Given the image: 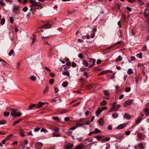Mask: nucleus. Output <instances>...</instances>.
Masks as SVG:
<instances>
[{"instance_id": "864d4df0", "label": "nucleus", "mask_w": 149, "mask_h": 149, "mask_svg": "<svg viewBox=\"0 0 149 149\" xmlns=\"http://www.w3.org/2000/svg\"><path fill=\"white\" fill-rule=\"evenodd\" d=\"M77 126H75L74 127H73L71 128L68 129L69 130H74L76 128H77Z\"/></svg>"}, {"instance_id": "f3484780", "label": "nucleus", "mask_w": 149, "mask_h": 149, "mask_svg": "<svg viewBox=\"0 0 149 149\" xmlns=\"http://www.w3.org/2000/svg\"><path fill=\"white\" fill-rule=\"evenodd\" d=\"M123 117L127 118V119H130L131 118V117L128 114L125 113L124 114Z\"/></svg>"}, {"instance_id": "6e6552de", "label": "nucleus", "mask_w": 149, "mask_h": 149, "mask_svg": "<svg viewBox=\"0 0 149 149\" xmlns=\"http://www.w3.org/2000/svg\"><path fill=\"white\" fill-rule=\"evenodd\" d=\"M20 6H19L14 5L13 8V11L14 12L18 10Z\"/></svg>"}, {"instance_id": "f704fd0d", "label": "nucleus", "mask_w": 149, "mask_h": 149, "mask_svg": "<svg viewBox=\"0 0 149 149\" xmlns=\"http://www.w3.org/2000/svg\"><path fill=\"white\" fill-rule=\"evenodd\" d=\"M108 70H104L100 73V74L102 75L108 72Z\"/></svg>"}, {"instance_id": "aec40b11", "label": "nucleus", "mask_w": 149, "mask_h": 149, "mask_svg": "<svg viewBox=\"0 0 149 149\" xmlns=\"http://www.w3.org/2000/svg\"><path fill=\"white\" fill-rule=\"evenodd\" d=\"M68 84V83L67 81H65L63 82L62 84V86L64 88L66 87Z\"/></svg>"}, {"instance_id": "ddd939ff", "label": "nucleus", "mask_w": 149, "mask_h": 149, "mask_svg": "<svg viewBox=\"0 0 149 149\" xmlns=\"http://www.w3.org/2000/svg\"><path fill=\"white\" fill-rule=\"evenodd\" d=\"M98 123L101 126L103 125V120L102 118H101L98 120Z\"/></svg>"}, {"instance_id": "09e8293b", "label": "nucleus", "mask_w": 149, "mask_h": 149, "mask_svg": "<svg viewBox=\"0 0 149 149\" xmlns=\"http://www.w3.org/2000/svg\"><path fill=\"white\" fill-rule=\"evenodd\" d=\"M95 132L96 134H97L101 132L99 130L97 129V128H96L95 129Z\"/></svg>"}, {"instance_id": "f257e3e1", "label": "nucleus", "mask_w": 149, "mask_h": 149, "mask_svg": "<svg viewBox=\"0 0 149 149\" xmlns=\"http://www.w3.org/2000/svg\"><path fill=\"white\" fill-rule=\"evenodd\" d=\"M30 2L32 4V5L30 6L31 8L30 10L33 13H34V12L33 13L32 11L33 10L34 11H35L36 9L39 8V6H40L41 4L40 3L36 2L35 0H30Z\"/></svg>"}, {"instance_id": "0eeeda50", "label": "nucleus", "mask_w": 149, "mask_h": 149, "mask_svg": "<svg viewBox=\"0 0 149 149\" xmlns=\"http://www.w3.org/2000/svg\"><path fill=\"white\" fill-rule=\"evenodd\" d=\"M133 103V101L132 100L126 101L124 104L125 107H126L132 104Z\"/></svg>"}, {"instance_id": "7ed1b4c3", "label": "nucleus", "mask_w": 149, "mask_h": 149, "mask_svg": "<svg viewBox=\"0 0 149 149\" xmlns=\"http://www.w3.org/2000/svg\"><path fill=\"white\" fill-rule=\"evenodd\" d=\"M45 104V103L39 102L37 104H33V108L39 109L42 107Z\"/></svg>"}, {"instance_id": "6e6d98bb", "label": "nucleus", "mask_w": 149, "mask_h": 149, "mask_svg": "<svg viewBox=\"0 0 149 149\" xmlns=\"http://www.w3.org/2000/svg\"><path fill=\"white\" fill-rule=\"evenodd\" d=\"M93 139H90L89 140H88V141L89 142H91L93 144L95 143H96V142L95 141H93Z\"/></svg>"}, {"instance_id": "39448f33", "label": "nucleus", "mask_w": 149, "mask_h": 149, "mask_svg": "<svg viewBox=\"0 0 149 149\" xmlns=\"http://www.w3.org/2000/svg\"><path fill=\"white\" fill-rule=\"evenodd\" d=\"M95 60L94 59H91L88 61V63L89 64V68H91L93 65H94L95 62Z\"/></svg>"}, {"instance_id": "dca6fc26", "label": "nucleus", "mask_w": 149, "mask_h": 149, "mask_svg": "<svg viewBox=\"0 0 149 149\" xmlns=\"http://www.w3.org/2000/svg\"><path fill=\"white\" fill-rule=\"evenodd\" d=\"M110 138L109 137H105L101 141V142L103 143L104 141H109L110 139Z\"/></svg>"}, {"instance_id": "2eb2a0df", "label": "nucleus", "mask_w": 149, "mask_h": 149, "mask_svg": "<svg viewBox=\"0 0 149 149\" xmlns=\"http://www.w3.org/2000/svg\"><path fill=\"white\" fill-rule=\"evenodd\" d=\"M82 62L83 64L84 65L86 66H88L89 67V64L88 62H87L85 60H83L82 61Z\"/></svg>"}, {"instance_id": "3c124183", "label": "nucleus", "mask_w": 149, "mask_h": 149, "mask_svg": "<svg viewBox=\"0 0 149 149\" xmlns=\"http://www.w3.org/2000/svg\"><path fill=\"white\" fill-rule=\"evenodd\" d=\"M40 128L39 127H36L34 129V131L37 132L38 131L40 130Z\"/></svg>"}, {"instance_id": "37998d69", "label": "nucleus", "mask_w": 149, "mask_h": 149, "mask_svg": "<svg viewBox=\"0 0 149 149\" xmlns=\"http://www.w3.org/2000/svg\"><path fill=\"white\" fill-rule=\"evenodd\" d=\"M0 4L2 6H6L5 3L2 0H0Z\"/></svg>"}, {"instance_id": "c9c22d12", "label": "nucleus", "mask_w": 149, "mask_h": 149, "mask_svg": "<svg viewBox=\"0 0 149 149\" xmlns=\"http://www.w3.org/2000/svg\"><path fill=\"white\" fill-rule=\"evenodd\" d=\"M131 90V88L130 87H127L126 88L125 90V91L126 92H128L130 91Z\"/></svg>"}, {"instance_id": "cd10ccee", "label": "nucleus", "mask_w": 149, "mask_h": 149, "mask_svg": "<svg viewBox=\"0 0 149 149\" xmlns=\"http://www.w3.org/2000/svg\"><path fill=\"white\" fill-rule=\"evenodd\" d=\"M6 120H0V125H4L6 123Z\"/></svg>"}, {"instance_id": "1a4fd4ad", "label": "nucleus", "mask_w": 149, "mask_h": 149, "mask_svg": "<svg viewBox=\"0 0 149 149\" xmlns=\"http://www.w3.org/2000/svg\"><path fill=\"white\" fill-rule=\"evenodd\" d=\"M116 103H114L112 104V107L114 108L115 111L117 110L120 106L119 104H116Z\"/></svg>"}, {"instance_id": "ea45409f", "label": "nucleus", "mask_w": 149, "mask_h": 149, "mask_svg": "<svg viewBox=\"0 0 149 149\" xmlns=\"http://www.w3.org/2000/svg\"><path fill=\"white\" fill-rule=\"evenodd\" d=\"M20 135L21 136H25L23 131L22 130H20Z\"/></svg>"}, {"instance_id": "2f4dec72", "label": "nucleus", "mask_w": 149, "mask_h": 149, "mask_svg": "<svg viewBox=\"0 0 149 149\" xmlns=\"http://www.w3.org/2000/svg\"><path fill=\"white\" fill-rule=\"evenodd\" d=\"M52 118L55 120L59 121L60 120L57 117H52Z\"/></svg>"}, {"instance_id": "393cba45", "label": "nucleus", "mask_w": 149, "mask_h": 149, "mask_svg": "<svg viewBox=\"0 0 149 149\" xmlns=\"http://www.w3.org/2000/svg\"><path fill=\"white\" fill-rule=\"evenodd\" d=\"M14 53V51L12 49H11V50L10 51L8 55L9 56H10L12 55V54H13Z\"/></svg>"}, {"instance_id": "c03bdc74", "label": "nucleus", "mask_w": 149, "mask_h": 149, "mask_svg": "<svg viewBox=\"0 0 149 149\" xmlns=\"http://www.w3.org/2000/svg\"><path fill=\"white\" fill-rule=\"evenodd\" d=\"M104 95L106 96H108L109 95V93L107 91H104Z\"/></svg>"}, {"instance_id": "a878e982", "label": "nucleus", "mask_w": 149, "mask_h": 149, "mask_svg": "<svg viewBox=\"0 0 149 149\" xmlns=\"http://www.w3.org/2000/svg\"><path fill=\"white\" fill-rule=\"evenodd\" d=\"M122 60V58L120 56H119L116 59V61L118 62Z\"/></svg>"}, {"instance_id": "79ce46f5", "label": "nucleus", "mask_w": 149, "mask_h": 149, "mask_svg": "<svg viewBox=\"0 0 149 149\" xmlns=\"http://www.w3.org/2000/svg\"><path fill=\"white\" fill-rule=\"evenodd\" d=\"M136 56L139 58H142V54L141 53H139V54H137L136 55Z\"/></svg>"}, {"instance_id": "4468645a", "label": "nucleus", "mask_w": 149, "mask_h": 149, "mask_svg": "<svg viewBox=\"0 0 149 149\" xmlns=\"http://www.w3.org/2000/svg\"><path fill=\"white\" fill-rule=\"evenodd\" d=\"M22 120V119H20L17 120L15 121L13 123V126H14V125H16V124H17L19 123Z\"/></svg>"}, {"instance_id": "9b49d317", "label": "nucleus", "mask_w": 149, "mask_h": 149, "mask_svg": "<svg viewBox=\"0 0 149 149\" xmlns=\"http://www.w3.org/2000/svg\"><path fill=\"white\" fill-rule=\"evenodd\" d=\"M126 126V124L125 123L120 124L117 127V129L119 130H120L125 127Z\"/></svg>"}, {"instance_id": "c756f323", "label": "nucleus", "mask_w": 149, "mask_h": 149, "mask_svg": "<svg viewBox=\"0 0 149 149\" xmlns=\"http://www.w3.org/2000/svg\"><path fill=\"white\" fill-rule=\"evenodd\" d=\"M138 146L140 148H143V144L142 142L139 143L138 144Z\"/></svg>"}, {"instance_id": "4d7b16f0", "label": "nucleus", "mask_w": 149, "mask_h": 149, "mask_svg": "<svg viewBox=\"0 0 149 149\" xmlns=\"http://www.w3.org/2000/svg\"><path fill=\"white\" fill-rule=\"evenodd\" d=\"M141 120L139 119L138 118V119L136 121V124H138L140 123V122L141 121Z\"/></svg>"}, {"instance_id": "4be33fe9", "label": "nucleus", "mask_w": 149, "mask_h": 149, "mask_svg": "<svg viewBox=\"0 0 149 149\" xmlns=\"http://www.w3.org/2000/svg\"><path fill=\"white\" fill-rule=\"evenodd\" d=\"M20 3H25L27 2V0H17Z\"/></svg>"}, {"instance_id": "f03ea898", "label": "nucleus", "mask_w": 149, "mask_h": 149, "mask_svg": "<svg viewBox=\"0 0 149 149\" xmlns=\"http://www.w3.org/2000/svg\"><path fill=\"white\" fill-rule=\"evenodd\" d=\"M12 111L11 114L12 116L14 117V118H16L17 117L21 116L22 115V113L20 111H18V110L14 109H10L9 111Z\"/></svg>"}, {"instance_id": "13d9d810", "label": "nucleus", "mask_w": 149, "mask_h": 149, "mask_svg": "<svg viewBox=\"0 0 149 149\" xmlns=\"http://www.w3.org/2000/svg\"><path fill=\"white\" fill-rule=\"evenodd\" d=\"M137 135L138 137L140 138H141L142 137V134H141L140 133H137Z\"/></svg>"}, {"instance_id": "a19ab883", "label": "nucleus", "mask_w": 149, "mask_h": 149, "mask_svg": "<svg viewBox=\"0 0 149 149\" xmlns=\"http://www.w3.org/2000/svg\"><path fill=\"white\" fill-rule=\"evenodd\" d=\"M78 56L79 58H81V59H82L84 58L83 56L82 55V54L81 53L79 54H78Z\"/></svg>"}, {"instance_id": "72a5a7b5", "label": "nucleus", "mask_w": 149, "mask_h": 149, "mask_svg": "<svg viewBox=\"0 0 149 149\" xmlns=\"http://www.w3.org/2000/svg\"><path fill=\"white\" fill-rule=\"evenodd\" d=\"M118 113H115L112 115V116L114 118H116L118 117Z\"/></svg>"}, {"instance_id": "f8f14e48", "label": "nucleus", "mask_w": 149, "mask_h": 149, "mask_svg": "<svg viewBox=\"0 0 149 149\" xmlns=\"http://www.w3.org/2000/svg\"><path fill=\"white\" fill-rule=\"evenodd\" d=\"M102 112L100 108H99L98 110L96 111L95 115L96 116H98L100 113Z\"/></svg>"}, {"instance_id": "052dcab7", "label": "nucleus", "mask_w": 149, "mask_h": 149, "mask_svg": "<svg viewBox=\"0 0 149 149\" xmlns=\"http://www.w3.org/2000/svg\"><path fill=\"white\" fill-rule=\"evenodd\" d=\"M125 134L126 135H128L130 134V131H127L125 132Z\"/></svg>"}, {"instance_id": "a18cd8bd", "label": "nucleus", "mask_w": 149, "mask_h": 149, "mask_svg": "<svg viewBox=\"0 0 149 149\" xmlns=\"http://www.w3.org/2000/svg\"><path fill=\"white\" fill-rule=\"evenodd\" d=\"M28 9V8L27 6H25L23 9V10L25 12H26Z\"/></svg>"}, {"instance_id": "338daca9", "label": "nucleus", "mask_w": 149, "mask_h": 149, "mask_svg": "<svg viewBox=\"0 0 149 149\" xmlns=\"http://www.w3.org/2000/svg\"><path fill=\"white\" fill-rule=\"evenodd\" d=\"M50 75L51 77H54L55 76V74L54 73L51 72L50 73Z\"/></svg>"}, {"instance_id": "0e129e2a", "label": "nucleus", "mask_w": 149, "mask_h": 149, "mask_svg": "<svg viewBox=\"0 0 149 149\" xmlns=\"http://www.w3.org/2000/svg\"><path fill=\"white\" fill-rule=\"evenodd\" d=\"M147 10H145V17H147V16H148V15H149V13H148V14H146V11Z\"/></svg>"}, {"instance_id": "bf43d9fd", "label": "nucleus", "mask_w": 149, "mask_h": 149, "mask_svg": "<svg viewBox=\"0 0 149 149\" xmlns=\"http://www.w3.org/2000/svg\"><path fill=\"white\" fill-rule=\"evenodd\" d=\"M10 23L12 24L14 22L13 18L12 17H10Z\"/></svg>"}, {"instance_id": "e433bc0d", "label": "nucleus", "mask_w": 149, "mask_h": 149, "mask_svg": "<svg viewBox=\"0 0 149 149\" xmlns=\"http://www.w3.org/2000/svg\"><path fill=\"white\" fill-rule=\"evenodd\" d=\"M13 136L12 134H10L9 135L7 136L5 139L7 141L8 140L11 136Z\"/></svg>"}, {"instance_id": "603ef678", "label": "nucleus", "mask_w": 149, "mask_h": 149, "mask_svg": "<svg viewBox=\"0 0 149 149\" xmlns=\"http://www.w3.org/2000/svg\"><path fill=\"white\" fill-rule=\"evenodd\" d=\"M115 88L117 90V92H118L119 91L120 88L118 86H115Z\"/></svg>"}, {"instance_id": "e2e57ef3", "label": "nucleus", "mask_w": 149, "mask_h": 149, "mask_svg": "<svg viewBox=\"0 0 149 149\" xmlns=\"http://www.w3.org/2000/svg\"><path fill=\"white\" fill-rule=\"evenodd\" d=\"M77 65L74 62H72V66L73 67H75Z\"/></svg>"}, {"instance_id": "473e14b6", "label": "nucleus", "mask_w": 149, "mask_h": 149, "mask_svg": "<svg viewBox=\"0 0 149 149\" xmlns=\"http://www.w3.org/2000/svg\"><path fill=\"white\" fill-rule=\"evenodd\" d=\"M31 79L33 81H35L36 80V77L33 76H31L30 77Z\"/></svg>"}, {"instance_id": "9d476101", "label": "nucleus", "mask_w": 149, "mask_h": 149, "mask_svg": "<svg viewBox=\"0 0 149 149\" xmlns=\"http://www.w3.org/2000/svg\"><path fill=\"white\" fill-rule=\"evenodd\" d=\"M73 146V144H68L64 146L65 149H70L72 148Z\"/></svg>"}, {"instance_id": "a211bd4d", "label": "nucleus", "mask_w": 149, "mask_h": 149, "mask_svg": "<svg viewBox=\"0 0 149 149\" xmlns=\"http://www.w3.org/2000/svg\"><path fill=\"white\" fill-rule=\"evenodd\" d=\"M32 40V43L33 44L35 42V40L36 39V36L34 34H33L32 37L31 38Z\"/></svg>"}, {"instance_id": "c85d7f7f", "label": "nucleus", "mask_w": 149, "mask_h": 149, "mask_svg": "<svg viewBox=\"0 0 149 149\" xmlns=\"http://www.w3.org/2000/svg\"><path fill=\"white\" fill-rule=\"evenodd\" d=\"M82 146L79 145L77 146L74 149H82Z\"/></svg>"}, {"instance_id": "69168bd1", "label": "nucleus", "mask_w": 149, "mask_h": 149, "mask_svg": "<svg viewBox=\"0 0 149 149\" xmlns=\"http://www.w3.org/2000/svg\"><path fill=\"white\" fill-rule=\"evenodd\" d=\"M20 63L19 62H17V68L18 69L20 67Z\"/></svg>"}, {"instance_id": "412c9836", "label": "nucleus", "mask_w": 149, "mask_h": 149, "mask_svg": "<svg viewBox=\"0 0 149 149\" xmlns=\"http://www.w3.org/2000/svg\"><path fill=\"white\" fill-rule=\"evenodd\" d=\"M57 133V134H56V133H53L52 134V136L53 137H59L60 136V134L59 133Z\"/></svg>"}, {"instance_id": "8fccbe9b", "label": "nucleus", "mask_w": 149, "mask_h": 149, "mask_svg": "<svg viewBox=\"0 0 149 149\" xmlns=\"http://www.w3.org/2000/svg\"><path fill=\"white\" fill-rule=\"evenodd\" d=\"M140 114H141V115L138 118L139 119L141 120L142 118H143V117L144 116V115L142 113H141Z\"/></svg>"}, {"instance_id": "774afa93", "label": "nucleus", "mask_w": 149, "mask_h": 149, "mask_svg": "<svg viewBox=\"0 0 149 149\" xmlns=\"http://www.w3.org/2000/svg\"><path fill=\"white\" fill-rule=\"evenodd\" d=\"M131 60L132 61H133L135 60V58L133 56H132L131 57Z\"/></svg>"}, {"instance_id": "58836bf2", "label": "nucleus", "mask_w": 149, "mask_h": 149, "mask_svg": "<svg viewBox=\"0 0 149 149\" xmlns=\"http://www.w3.org/2000/svg\"><path fill=\"white\" fill-rule=\"evenodd\" d=\"M49 91L48 87L47 86L45 89L44 90V93H46L47 92Z\"/></svg>"}, {"instance_id": "423d86ee", "label": "nucleus", "mask_w": 149, "mask_h": 149, "mask_svg": "<svg viewBox=\"0 0 149 149\" xmlns=\"http://www.w3.org/2000/svg\"><path fill=\"white\" fill-rule=\"evenodd\" d=\"M42 146L43 144L42 143L38 142L36 143L35 147L38 149H41Z\"/></svg>"}, {"instance_id": "5701e85b", "label": "nucleus", "mask_w": 149, "mask_h": 149, "mask_svg": "<svg viewBox=\"0 0 149 149\" xmlns=\"http://www.w3.org/2000/svg\"><path fill=\"white\" fill-rule=\"evenodd\" d=\"M62 74L63 75H66L67 76H68L69 75V73L68 71H65V72H63L62 73Z\"/></svg>"}, {"instance_id": "49530a36", "label": "nucleus", "mask_w": 149, "mask_h": 149, "mask_svg": "<svg viewBox=\"0 0 149 149\" xmlns=\"http://www.w3.org/2000/svg\"><path fill=\"white\" fill-rule=\"evenodd\" d=\"M5 22V19L4 18H2L1 22V23L2 25H3Z\"/></svg>"}, {"instance_id": "b1692460", "label": "nucleus", "mask_w": 149, "mask_h": 149, "mask_svg": "<svg viewBox=\"0 0 149 149\" xmlns=\"http://www.w3.org/2000/svg\"><path fill=\"white\" fill-rule=\"evenodd\" d=\"M145 112L146 113V115L148 116L149 115V109L146 108L145 109Z\"/></svg>"}, {"instance_id": "de8ad7c7", "label": "nucleus", "mask_w": 149, "mask_h": 149, "mask_svg": "<svg viewBox=\"0 0 149 149\" xmlns=\"http://www.w3.org/2000/svg\"><path fill=\"white\" fill-rule=\"evenodd\" d=\"M126 9L129 12H130L132 11V8L129 7H127L126 8Z\"/></svg>"}, {"instance_id": "5fc2aeb1", "label": "nucleus", "mask_w": 149, "mask_h": 149, "mask_svg": "<svg viewBox=\"0 0 149 149\" xmlns=\"http://www.w3.org/2000/svg\"><path fill=\"white\" fill-rule=\"evenodd\" d=\"M54 82V80L53 79H52L49 80V83L51 85L53 84Z\"/></svg>"}, {"instance_id": "7c9ffc66", "label": "nucleus", "mask_w": 149, "mask_h": 149, "mask_svg": "<svg viewBox=\"0 0 149 149\" xmlns=\"http://www.w3.org/2000/svg\"><path fill=\"white\" fill-rule=\"evenodd\" d=\"M10 113L9 112H4L3 113V115L5 117L8 116L10 115Z\"/></svg>"}, {"instance_id": "4c0bfd02", "label": "nucleus", "mask_w": 149, "mask_h": 149, "mask_svg": "<svg viewBox=\"0 0 149 149\" xmlns=\"http://www.w3.org/2000/svg\"><path fill=\"white\" fill-rule=\"evenodd\" d=\"M133 73L132 70L131 69H129L127 71V73L128 74H131Z\"/></svg>"}, {"instance_id": "680f3d73", "label": "nucleus", "mask_w": 149, "mask_h": 149, "mask_svg": "<svg viewBox=\"0 0 149 149\" xmlns=\"http://www.w3.org/2000/svg\"><path fill=\"white\" fill-rule=\"evenodd\" d=\"M33 104L30 105L29 107V110H31L33 108Z\"/></svg>"}, {"instance_id": "6ab92c4d", "label": "nucleus", "mask_w": 149, "mask_h": 149, "mask_svg": "<svg viewBox=\"0 0 149 149\" xmlns=\"http://www.w3.org/2000/svg\"><path fill=\"white\" fill-rule=\"evenodd\" d=\"M95 138L96 139L100 141L103 138V136L98 135L95 136Z\"/></svg>"}, {"instance_id": "20e7f679", "label": "nucleus", "mask_w": 149, "mask_h": 149, "mask_svg": "<svg viewBox=\"0 0 149 149\" xmlns=\"http://www.w3.org/2000/svg\"><path fill=\"white\" fill-rule=\"evenodd\" d=\"M51 24L48 22L44 23V25L41 27V28L48 29L50 28Z\"/></svg>"}, {"instance_id": "bb28decb", "label": "nucleus", "mask_w": 149, "mask_h": 149, "mask_svg": "<svg viewBox=\"0 0 149 149\" xmlns=\"http://www.w3.org/2000/svg\"><path fill=\"white\" fill-rule=\"evenodd\" d=\"M107 104V102L106 100H104L102 102H101L100 103V104L102 106H104L105 105Z\"/></svg>"}]
</instances>
